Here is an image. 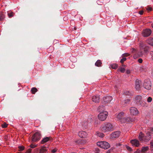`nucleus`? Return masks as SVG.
Here are the masks:
<instances>
[{
  "label": "nucleus",
  "instance_id": "1",
  "mask_svg": "<svg viewBox=\"0 0 153 153\" xmlns=\"http://www.w3.org/2000/svg\"><path fill=\"white\" fill-rule=\"evenodd\" d=\"M100 128L103 132H106L113 131L115 127L112 124L109 122H105L101 125Z\"/></svg>",
  "mask_w": 153,
  "mask_h": 153
},
{
  "label": "nucleus",
  "instance_id": "2",
  "mask_svg": "<svg viewBox=\"0 0 153 153\" xmlns=\"http://www.w3.org/2000/svg\"><path fill=\"white\" fill-rule=\"evenodd\" d=\"M146 100V99L143 98L141 96L139 95H137L134 98V102L138 105L147 107L148 104L145 102Z\"/></svg>",
  "mask_w": 153,
  "mask_h": 153
},
{
  "label": "nucleus",
  "instance_id": "3",
  "mask_svg": "<svg viewBox=\"0 0 153 153\" xmlns=\"http://www.w3.org/2000/svg\"><path fill=\"white\" fill-rule=\"evenodd\" d=\"M140 51L138 53L139 57H142L143 54L146 55L149 49V47L145 44L141 42L140 44Z\"/></svg>",
  "mask_w": 153,
  "mask_h": 153
},
{
  "label": "nucleus",
  "instance_id": "4",
  "mask_svg": "<svg viewBox=\"0 0 153 153\" xmlns=\"http://www.w3.org/2000/svg\"><path fill=\"white\" fill-rule=\"evenodd\" d=\"M97 145L105 149H107L110 147V144L106 141L98 142L97 143Z\"/></svg>",
  "mask_w": 153,
  "mask_h": 153
},
{
  "label": "nucleus",
  "instance_id": "5",
  "mask_svg": "<svg viewBox=\"0 0 153 153\" xmlns=\"http://www.w3.org/2000/svg\"><path fill=\"white\" fill-rule=\"evenodd\" d=\"M108 114V112L106 111L100 113L98 116L99 120L101 121H104L106 119Z\"/></svg>",
  "mask_w": 153,
  "mask_h": 153
},
{
  "label": "nucleus",
  "instance_id": "6",
  "mask_svg": "<svg viewBox=\"0 0 153 153\" xmlns=\"http://www.w3.org/2000/svg\"><path fill=\"white\" fill-rule=\"evenodd\" d=\"M41 138V134L39 132H36L32 136V141L33 142H36L39 140Z\"/></svg>",
  "mask_w": 153,
  "mask_h": 153
},
{
  "label": "nucleus",
  "instance_id": "7",
  "mask_svg": "<svg viewBox=\"0 0 153 153\" xmlns=\"http://www.w3.org/2000/svg\"><path fill=\"white\" fill-rule=\"evenodd\" d=\"M152 30L150 29H146L143 30L142 32V35L144 37H148L152 33Z\"/></svg>",
  "mask_w": 153,
  "mask_h": 153
},
{
  "label": "nucleus",
  "instance_id": "8",
  "mask_svg": "<svg viewBox=\"0 0 153 153\" xmlns=\"http://www.w3.org/2000/svg\"><path fill=\"white\" fill-rule=\"evenodd\" d=\"M144 88L148 90H150L151 88V82L149 80H146L143 84Z\"/></svg>",
  "mask_w": 153,
  "mask_h": 153
},
{
  "label": "nucleus",
  "instance_id": "9",
  "mask_svg": "<svg viewBox=\"0 0 153 153\" xmlns=\"http://www.w3.org/2000/svg\"><path fill=\"white\" fill-rule=\"evenodd\" d=\"M112 100V97L109 96H104L102 98V103L105 104L109 102Z\"/></svg>",
  "mask_w": 153,
  "mask_h": 153
},
{
  "label": "nucleus",
  "instance_id": "10",
  "mask_svg": "<svg viewBox=\"0 0 153 153\" xmlns=\"http://www.w3.org/2000/svg\"><path fill=\"white\" fill-rule=\"evenodd\" d=\"M134 120V118L133 117H124L122 120V123L130 122H133Z\"/></svg>",
  "mask_w": 153,
  "mask_h": 153
},
{
  "label": "nucleus",
  "instance_id": "11",
  "mask_svg": "<svg viewBox=\"0 0 153 153\" xmlns=\"http://www.w3.org/2000/svg\"><path fill=\"white\" fill-rule=\"evenodd\" d=\"M130 113L131 115H136L138 112V111L137 109L134 107H132L130 109Z\"/></svg>",
  "mask_w": 153,
  "mask_h": 153
},
{
  "label": "nucleus",
  "instance_id": "12",
  "mask_svg": "<svg viewBox=\"0 0 153 153\" xmlns=\"http://www.w3.org/2000/svg\"><path fill=\"white\" fill-rule=\"evenodd\" d=\"M48 147H46L44 146H42L39 150V153H48Z\"/></svg>",
  "mask_w": 153,
  "mask_h": 153
},
{
  "label": "nucleus",
  "instance_id": "13",
  "mask_svg": "<svg viewBox=\"0 0 153 153\" xmlns=\"http://www.w3.org/2000/svg\"><path fill=\"white\" fill-rule=\"evenodd\" d=\"M120 134L119 131H116L112 133L111 134V138L114 139L119 137Z\"/></svg>",
  "mask_w": 153,
  "mask_h": 153
},
{
  "label": "nucleus",
  "instance_id": "14",
  "mask_svg": "<svg viewBox=\"0 0 153 153\" xmlns=\"http://www.w3.org/2000/svg\"><path fill=\"white\" fill-rule=\"evenodd\" d=\"M141 81L138 79H137L136 80L135 83V88L137 90H139L140 88V85L141 84Z\"/></svg>",
  "mask_w": 153,
  "mask_h": 153
},
{
  "label": "nucleus",
  "instance_id": "15",
  "mask_svg": "<svg viewBox=\"0 0 153 153\" xmlns=\"http://www.w3.org/2000/svg\"><path fill=\"white\" fill-rule=\"evenodd\" d=\"M100 97L99 96L96 95L94 96L92 99L93 102L95 103H99L100 101Z\"/></svg>",
  "mask_w": 153,
  "mask_h": 153
},
{
  "label": "nucleus",
  "instance_id": "16",
  "mask_svg": "<svg viewBox=\"0 0 153 153\" xmlns=\"http://www.w3.org/2000/svg\"><path fill=\"white\" fill-rule=\"evenodd\" d=\"M131 142L132 145H134L137 147L138 146L140 145L139 141L136 139L131 140Z\"/></svg>",
  "mask_w": 153,
  "mask_h": 153
},
{
  "label": "nucleus",
  "instance_id": "17",
  "mask_svg": "<svg viewBox=\"0 0 153 153\" xmlns=\"http://www.w3.org/2000/svg\"><path fill=\"white\" fill-rule=\"evenodd\" d=\"M124 113L123 112H121L118 114L117 115V118L118 119L120 120V121L122 122V119L124 117Z\"/></svg>",
  "mask_w": 153,
  "mask_h": 153
},
{
  "label": "nucleus",
  "instance_id": "18",
  "mask_svg": "<svg viewBox=\"0 0 153 153\" xmlns=\"http://www.w3.org/2000/svg\"><path fill=\"white\" fill-rule=\"evenodd\" d=\"M52 138L51 137H44L41 142V143L44 144L48 141L51 140Z\"/></svg>",
  "mask_w": 153,
  "mask_h": 153
},
{
  "label": "nucleus",
  "instance_id": "19",
  "mask_svg": "<svg viewBox=\"0 0 153 153\" xmlns=\"http://www.w3.org/2000/svg\"><path fill=\"white\" fill-rule=\"evenodd\" d=\"M87 133L83 131H79L78 133V135L79 137L82 138L85 137L87 136Z\"/></svg>",
  "mask_w": 153,
  "mask_h": 153
},
{
  "label": "nucleus",
  "instance_id": "20",
  "mask_svg": "<svg viewBox=\"0 0 153 153\" xmlns=\"http://www.w3.org/2000/svg\"><path fill=\"white\" fill-rule=\"evenodd\" d=\"M123 93L124 94L128 96H131L133 94V92L131 91H129L128 90H124L123 91Z\"/></svg>",
  "mask_w": 153,
  "mask_h": 153
},
{
  "label": "nucleus",
  "instance_id": "21",
  "mask_svg": "<svg viewBox=\"0 0 153 153\" xmlns=\"http://www.w3.org/2000/svg\"><path fill=\"white\" fill-rule=\"evenodd\" d=\"M149 149V147L148 146L143 147L142 148L141 150L140 151L141 153H145Z\"/></svg>",
  "mask_w": 153,
  "mask_h": 153
},
{
  "label": "nucleus",
  "instance_id": "22",
  "mask_svg": "<svg viewBox=\"0 0 153 153\" xmlns=\"http://www.w3.org/2000/svg\"><path fill=\"white\" fill-rule=\"evenodd\" d=\"M147 42L149 45L153 46V38H149L147 41Z\"/></svg>",
  "mask_w": 153,
  "mask_h": 153
},
{
  "label": "nucleus",
  "instance_id": "23",
  "mask_svg": "<svg viewBox=\"0 0 153 153\" xmlns=\"http://www.w3.org/2000/svg\"><path fill=\"white\" fill-rule=\"evenodd\" d=\"M97 111L100 113L105 111L104 107L102 105L100 106L98 108Z\"/></svg>",
  "mask_w": 153,
  "mask_h": 153
},
{
  "label": "nucleus",
  "instance_id": "24",
  "mask_svg": "<svg viewBox=\"0 0 153 153\" xmlns=\"http://www.w3.org/2000/svg\"><path fill=\"white\" fill-rule=\"evenodd\" d=\"M5 15L4 13L2 12L0 14V20L1 21H3L4 20Z\"/></svg>",
  "mask_w": 153,
  "mask_h": 153
},
{
  "label": "nucleus",
  "instance_id": "25",
  "mask_svg": "<svg viewBox=\"0 0 153 153\" xmlns=\"http://www.w3.org/2000/svg\"><path fill=\"white\" fill-rule=\"evenodd\" d=\"M102 64V62L100 60H98L95 63V65L98 67L100 66Z\"/></svg>",
  "mask_w": 153,
  "mask_h": 153
},
{
  "label": "nucleus",
  "instance_id": "26",
  "mask_svg": "<svg viewBox=\"0 0 153 153\" xmlns=\"http://www.w3.org/2000/svg\"><path fill=\"white\" fill-rule=\"evenodd\" d=\"M143 133L142 132H140V134L138 138H139V139L140 140H143Z\"/></svg>",
  "mask_w": 153,
  "mask_h": 153
},
{
  "label": "nucleus",
  "instance_id": "27",
  "mask_svg": "<svg viewBox=\"0 0 153 153\" xmlns=\"http://www.w3.org/2000/svg\"><path fill=\"white\" fill-rule=\"evenodd\" d=\"M38 90L35 87L31 89V92L33 94H35V93Z\"/></svg>",
  "mask_w": 153,
  "mask_h": 153
},
{
  "label": "nucleus",
  "instance_id": "28",
  "mask_svg": "<svg viewBox=\"0 0 153 153\" xmlns=\"http://www.w3.org/2000/svg\"><path fill=\"white\" fill-rule=\"evenodd\" d=\"M97 134L98 136L100 137H103L104 136V134L102 133L98 132Z\"/></svg>",
  "mask_w": 153,
  "mask_h": 153
},
{
  "label": "nucleus",
  "instance_id": "29",
  "mask_svg": "<svg viewBox=\"0 0 153 153\" xmlns=\"http://www.w3.org/2000/svg\"><path fill=\"white\" fill-rule=\"evenodd\" d=\"M129 100H124V101L123 102V105L124 106H126L128 104H129Z\"/></svg>",
  "mask_w": 153,
  "mask_h": 153
},
{
  "label": "nucleus",
  "instance_id": "30",
  "mask_svg": "<svg viewBox=\"0 0 153 153\" xmlns=\"http://www.w3.org/2000/svg\"><path fill=\"white\" fill-rule=\"evenodd\" d=\"M18 151L22 152L24 149V147L23 146H18Z\"/></svg>",
  "mask_w": 153,
  "mask_h": 153
},
{
  "label": "nucleus",
  "instance_id": "31",
  "mask_svg": "<svg viewBox=\"0 0 153 153\" xmlns=\"http://www.w3.org/2000/svg\"><path fill=\"white\" fill-rule=\"evenodd\" d=\"M118 66V65L116 64H113L111 65V66L113 69H116Z\"/></svg>",
  "mask_w": 153,
  "mask_h": 153
},
{
  "label": "nucleus",
  "instance_id": "32",
  "mask_svg": "<svg viewBox=\"0 0 153 153\" xmlns=\"http://www.w3.org/2000/svg\"><path fill=\"white\" fill-rule=\"evenodd\" d=\"M145 8L149 12L150 11L152 10V8L148 6L146 7H145Z\"/></svg>",
  "mask_w": 153,
  "mask_h": 153
},
{
  "label": "nucleus",
  "instance_id": "33",
  "mask_svg": "<svg viewBox=\"0 0 153 153\" xmlns=\"http://www.w3.org/2000/svg\"><path fill=\"white\" fill-rule=\"evenodd\" d=\"M95 153H100V151L99 149L98 148H95L94 151Z\"/></svg>",
  "mask_w": 153,
  "mask_h": 153
},
{
  "label": "nucleus",
  "instance_id": "34",
  "mask_svg": "<svg viewBox=\"0 0 153 153\" xmlns=\"http://www.w3.org/2000/svg\"><path fill=\"white\" fill-rule=\"evenodd\" d=\"M86 143V142L85 140H84L81 139V143L80 145H84Z\"/></svg>",
  "mask_w": 153,
  "mask_h": 153
},
{
  "label": "nucleus",
  "instance_id": "35",
  "mask_svg": "<svg viewBox=\"0 0 153 153\" xmlns=\"http://www.w3.org/2000/svg\"><path fill=\"white\" fill-rule=\"evenodd\" d=\"M30 146L31 148L33 149L37 147V145H33V144H31V145Z\"/></svg>",
  "mask_w": 153,
  "mask_h": 153
},
{
  "label": "nucleus",
  "instance_id": "36",
  "mask_svg": "<svg viewBox=\"0 0 153 153\" xmlns=\"http://www.w3.org/2000/svg\"><path fill=\"white\" fill-rule=\"evenodd\" d=\"M152 100V98L151 97H149L147 99V101L148 102H150Z\"/></svg>",
  "mask_w": 153,
  "mask_h": 153
},
{
  "label": "nucleus",
  "instance_id": "37",
  "mask_svg": "<svg viewBox=\"0 0 153 153\" xmlns=\"http://www.w3.org/2000/svg\"><path fill=\"white\" fill-rule=\"evenodd\" d=\"M13 12H11L10 13H8V15L9 18H10L11 17H12L13 16Z\"/></svg>",
  "mask_w": 153,
  "mask_h": 153
},
{
  "label": "nucleus",
  "instance_id": "38",
  "mask_svg": "<svg viewBox=\"0 0 153 153\" xmlns=\"http://www.w3.org/2000/svg\"><path fill=\"white\" fill-rule=\"evenodd\" d=\"M7 126V124L6 123H4L2 125V127L3 128H5Z\"/></svg>",
  "mask_w": 153,
  "mask_h": 153
},
{
  "label": "nucleus",
  "instance_id": "39",
  "mask_svg": "<svg viewBox=\"0 0 153 153\" xmlns=\"http://www.w3.org/2000/svg\"><path fill=\"white\" fill-rule=\"evenodd\" d=\"M81 140L79 139L76 140V143L77 144L80 145L81 143Z\"/></svg>",
  "mask_w": 153,
  "mask_h": 153
},
{
  "label": "nucleus",
  "instance_id": "40",
  "mask_svg": "<svg viewBox=\"0 0 153 153\" xmlns=\"http://www.w3.org/2000/svg\"><path fill=\"white\" fill-rule=\"evenodd\" d=\"M119 70L122 73H124L125 70V69L124 68H123L122 67H121Z\"/></svg>",
  "mask_w": 153,
  "mask_h": 153
},
{
  "label": "nucleus",
  "instance_id": "41",
  "mask_svg": "<svg viewBox=\"0 0 153 153\" xmlns=\"http://www.w3.org/2000/svg\"><path fill=\"white\" fill-rule=\"evenodd\" d=\"M126 58H123V59H121L120 61V62L122 63H123L126 60Z\"/></svg>",
  "mask_w": 153,
  "mask_h": 153
},
{
  "label": "nucleus",
  "instance_id": "42",
  "mask_svg": "<svg viewBox=\"0 0 153 153\" xmlns=\"http://www.w3.org/2000/svg\"><path fill=\"white\" fill-rule=\"evenodd\" d=\"M126 148L128 151H131L132 150L131 148L128 146H126Z\"/></svg>",
  "mask_w": 153,
  "mask_h": 153
},
{
  "label": "nucleus",
  "instance_id": "43",
  "mask_svg": "<svg viewBox=\"0 0 153 153\" xmlns=\"http://www.w3.org/2000/svg\"><path fill=\"white\" fill-rule=\"evenodd\" d=\"M150 54L151 56L152 59H153V51H150Z\"/></svg>",
  "mask_w": 153,
  "mask_h": 153
},
{
  "label": "nucleus",
  "instance_id": "44",
  "mask_svg": "<svg viewBox=\"0 0 153 153\" xmlns=\"http://www.w3.org/2000/svg\"><path fill=\"white\" fill-rule=\"evenodd\" d=\"M57 149H54L51 150V152L53 153H54L56 152L57 151Z\"/></svg>",
  "mask_w": 153,
  "mask_h": 153
},
{
  "label": "nucleus",
  "instance_id": "45",
  "mask_svg": "<svg viewBox=\"0 0 153 153\" xmlns=\"http://www.w3.org/2000/svg\"><path fill=\"white\" fill-rule=\"evenodd\" d=\"M138 62H139V63H141L143 62V60L141 58H139L138 60Z\"/></svg>",
  "mask_w": 153,
  "mask_h": 153
},
{
  "label": "nucleus",
  "instance_id": "46",
  "mask_svg": "<svg viewBox=\"0 0 153 153\" xmlns=\"http://www.w3.org/2000/svg\"><path fill=\"white\" fill-rule=\"evenodd\" d=\"M32 149L29 148L28 149L27 151V152L28 153H30L31 152Z\"/></svg>",
  "mask_w": 153,
  "mask_h": 153
},
{
  "label": "nucleus",
  "instance_id": "47",
  "mask_svg": "<svg viewBox=\"0 0 153 153\" xmlns=\"http://www.w3.org/2000/svg\"><path fill=\"white\" fill-rule=\"evenodd\" d=\"M143 10H140L139 12V14L141 15L143 14Z\"/></svg>",
  "mask_w": 153,
  "mask_h": 153
},
{
  "label": "nucleus",
  "instance_id": "48",
  "mask_svg": "<svg viewBox=\"0 0 153 153\" xmlns=\"http://www.w3.org/2000/svg\"><path fill=\"white\" fill-rule=\"evenodd\" d=\"M124 56L125 57H127L129 55V54L128 53H125L124 54Z\"/></svg>",
  "mask_w": 153,
  "mask_h": 153
},
{
  "label": "nucleus",
  "instance_id": "49",
  "mask_svg": "<svg viewBox=\"0 0 153 153\" xmlns=\"http://www.w3.org/2000/svg\"><path fill=\"white\" fill-rule=\"evenodd\" d=\"M131 51L132 53H134L135 51V50L134 48H132L131 49Z\"/></svg>",
  "mask_w": 153,
  "mask_h": 153
},
{
  "label": "nucleus",
  "instance_id": "50",
  "mask_svg": "<svg viewBox=\"0 0 153 153\" xmlns=\"http://www.w3.org/2000/svg\"><path fill=\"white\" fill-rule=\"evenodd\" d=\"M126 73L128 74H129L130 73V70H127L126 71Z\"/></svg>",
  "mask_w": 153,
  "mask_h": 153
},
{
  "label": "nucleus",
  "instance_id": "51",
  "mask_svg": "<svg viewBox=\"0 0 153 153\" xmlns=\"http://www.w3.org/2000/svg\"><path fill=\"white\" fill-rule=\"evenodd\" d=\"M150 144L151 145V146H153V140L150 141Z\"/></svg>",
  "mask_w": 153,
  "mask_h": 153
},
{
  "label": "nucleus",
  "instance_id": "52",
  "mask_svg": "<svg viewBox=\"0 0 153 153\" xmlns=\"http://www.w3.org/2000/svg\"><path fill=\"white\" fill-rule=\"evenodd\" d=\"M140 150L137 149L135 152L134 153H140Z\"/></svg>",
  "mask_w": 153,
  "mask_h": 153
},
{
  "label": "nucleus",
  "instance_id": "53",
  "mask_svg": "<svg viewBox=\"0 0 153 153\" xmlns=\"http://www.w3.org/2000/svg\"><path fill=\"white\" fill-rule=\"evenodd\" d=\"M147 135L148 136V137H149V136H151L150 133H147Z\"/></svg>",
  "mask_w": 153,
  "mask_h": 153
},
{
  "label": "nucleus",
  "instance_id": "54",
  "mask_svg": "<svg viewBox=\"0 0 153 153\" xmlns=\"http://www.w3.org/2000/svg\"><path fill=\"white\" fill-rule=\"evenodd\" d=\"M150 147L151 149L152 150H153V146H151V145H150Z\"/></svg>",
  "mask_w": 153,
  "mask_h": 153
},
{
  "label": "nucleus",
  "instance_id": "55",
  "mask_svg": "<svg viewBox=\"0 0 153 153\" xmlns=\"http://www.w3.org/2000/svg\"><path fill=\"white\" fill-rule=\"evenodd\" d=\"M150 138H151V137H149V138H148V139H147V140L148 141H149L150 140Z\"/></svg>",
  "mask_w": 153,
  "mask_h": 153
},
{
  "label": "nucleus",
  "instance_id": "56",
  "mask_svg": "<svg viewBox=\"0 0 153 153\" xmlns=\"http://www.w3.org/2000/svg\"><path fill=\"white\" fill-rule=\"evenodd\" d=\"M151 132L153 133V128L152 129Z\"/></svg>",
  "mask_w": 153,
  "mask_h": 153
},
{
  "label": "nucleus",
  "instance_id": "57",
  "mask_svg": "<svg viewBox=\"0 0 153 153\" xmlns=\"http://www.w3.org/2000/svg\"><path fill=\"white\" fill-rule=\"evenodd\" d=\"M81 152H83H83L81 151L80 152H79V153H81Z\"/></svg>",
  "mask_w": 153,
  "mask_h": 153
},
{
  "label": "nucleus",
  "instance_id": "58",
  "mask_svg": "<svg viewBox=\"0 0 153 153\" xmlns=\"http://www.w3.org/2000/svg\"><path fill=\"white\" fill-rule=\"evenodd\" d=\"M151 26L152 28H153V23L151 25Z\"/></svg>",
  "mask_w": 153,
  "mask_h": 153
},
{
  "label": "nucleus",
  "instance_id": "59",
  "mask_svg": "<svg viewBox=\"0 0 153 153\" xmlns=\"http://www.w3.org/2000/svg\"><path fill=\"white\" fill-rule=\"evenodd\" d=\"M123 66H124V67L126 68V65H123Z\"/></svg>",
  "mask_w": 153,
  "mask_h": 153
},
{
  "label": "nucleus",
  "instance_id": "60",
  "mask_svg": "<svg viewBox=\"0 0 153 153\" xmlns=\"http://www.w3.org/2000/svg\"><path fill=\"white\" fill-rule=\"evenodd\" d=\"M141 68H140V70H141Z\"/></svg>",
  "mask_w": 153,
  "mask_h": 153
},
{
  "label": "nucleus",
  "instance_id": "61",
  "mask_svg": "<svg viewBox=\"0 0 153 153\" xmlns=\"http://www.w3.org/2000/svg\"><path fill=\"white\" fill-rule=\"evenodd\" d=\"M18 153H22V152H18Z\"/></svg>",
  "mask_w": 153,
  "mask_h": 153
},
{
  "label": "nucleus",
  "instance_id": "62",
  "mask_svg": "<svg viewBox=\"0 0 153 153\" xmlns=\"http://www.w3.org/2000/svg\"><path fill=\"white\" fill-rule=\"evenodd\" d=\"M106 153H109V152H107Z\"/></svg>",
  "mask_w": 153,
  "mask_h": 153
}]
</instances>
